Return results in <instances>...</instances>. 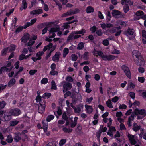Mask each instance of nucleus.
Returning a JSON list of instances; mask_svg holds the SVG:
<instances>
[{
    "label": "nucleus",
    "mask_w": 146,
    "mask_h": 146,
    "mask_svg": "<svg viewBox=\"0 0 146 146\" xmlns=\"http://www.w3.org/2000/svg\"><path fill=\"white\" fill-rule=\"evenodd\" d=\"M124 11L125 13H127L129 10V6L127 4L125 5L123 8Z\"/></svg>",
    "instance_id": "obj_36"
},
{
    "label": "nucleus",
    "mask_w": 146,
    "mask_h": 146,
    "mask_svg": "<svg viewBox=\"0 0 146 146\" xmlns=\"http://www.w3.org/2000/svg\"><path fill=\"white\" fill-rule=\"evenodd\" d=\"M43 11L42 9H39L38 10H34L31 11L30 14L33 15L36 14H39L42 13Z\"/></svg>",
    "instance_id": "obj_18"
},
{
    "label": "nucleus",
    "mask_w": 146,
    "mask_h": 146,
    "mask_svg": "<svg viewBox=\"0 0 146 146\" xmlns=\"http://www.w3.org/2000/svg\"><path fill=\"white\" fill-rule=\"evenodd\" d=\"M117 28L116 27L112 28L109 31L110 32L112 33H114L116 32L117 31Z\"/></svg>",
    "instance_id": "obj_55"
},
{
    "label": "nucleus",
    "mask_w": 146,
    "mask_h": 146,
    "mask_svg": "<svg viewBox=\"0 0 146 146\" xmlns=\"http://www.w3.org/2000/svg\"><path fill=\"white\" fill-rule=\"evenodd\" d=\"M35 42V41H33L31 39L28 43V46H29L32 45Z\"/></svg>",
    "instance_id": "obj_61"
},
{
    "label": "nucleus",
    "mask_w": 146,
    "mask_h": 146,
    "mask_svg": "<svg viewBox=\"0 0 146 146\" xmlns=\"http://www.w3.org/2000/svg\"><path fill=\"white\" fill-rule=\"evenodd\" d=\"M84 106L81 104L76 106L74 109V112L76 113L79 115L80 113L82 111Z\"/></svg>",
    "instance_id": "obj_3"
},
{
    "label": "nucleus",
    "mask_w": 146,
    "mask_h": 146,
    "mask_svg": "<svg viewBox=\"0 0 146 146\" xmlns=\"http://www.w3.org/2000/svg\"><path fill=\"white\" fill-rule=\"evenodd\" d=\"M51 96V94L50 93H45L42 96V98H48Z\"/></svg>",
    "instance_id": "obj_33"
},
{
    "label": "nucleus",
    "mask_w": 146,
    "mask_h": 146,
    "mask_svg": "<svg viewBox=\"0 0 146 146\" xmlns=\"http://www.w3.org/2000/svg\"><path fill=\"white\" fill-rule=\"evenodd\" d=\"M11 116L10 113H7L5 114L3 118L4 121H8L10 120L11 118Z\"/></svg>",
    "instance_id": "obj_17"
},
{
    "label": "nucleus",
    "mask_w": 146,
    "mask_h": 146,
    "mask_svg": "<svg viewBox=\"0 0 146 146\" xmlns=\"http://www.w3.org/2000/svg\"><path fill=\"white\" fill-rule=\"evenodd\" d=\"M37 72L36 70H31L29 72V73L31 75H33Z\"/></svg>",
    "instance_id": "obj_53"
},
{
    "label": "nucleus",
    "mask_w": 146,
    "mask_h": 146,
    "mask_svg": "<svg viewBox=\"0 0 146 146\" xmlns=\"http://www.w3.org/2000/svg\"><path fill=\"white\" fill-rule=\"evenodd\" d=\"M8 50V48H5L3 49L2 51V54L3 55H5L6 53Z\"/></svg>",
    "instance_id": "obj_63"
},
{
    "label": "nucleus",
    "mask_w": 146,
    "mask_h": 146,
    "mask_svg": "<svg viewBox=\"0 0 146 146\" xmlns=\"http://www.w3.org/2000/svg\"><path fill=\"white\" fill-rule=\"evenodd\" d=\"M37 19L34 18L31 20V22H27L24 25V27L25 29L26 28L30 26H31L32 25L35 23Z\"/></svg>",
    "instance_id": "obj_12"
},
{
    "label": "nucleus",
    "mask_w": 146,
    "mask_h": 146,
    "mask_svg": "<svg viewBox=\"0 0 146 146\" xmlns=\"http://www.w3.org/2000/svg\"><path fill=\"white\" fill-rule=\"evenodd\" d=\"M69 11L70 15L78 13L80 11L77 8L75 9H74L70 10Z\"/></svg>",
    "instance_id": "obj_26"
},
{
    "label": "nucleus",
    "mask_w": 146,
    "mask_h": 146,
    "mask_svg": "<svg viewBox=\"0 0 146 146\" xmlns=\"http://www.w3.org/2000/svg\"><path fill=\"white\" fill-rule=\"evenodd\" d=\"M60 55L61 54L60 52H56L55 55L52 57V60L54 61H59Z\"/></svg>",
    "instance_id": "obj_11"
},
{
    "label": "nucleus",
    "mask_w": 146,
    "mask_h": 146,
    "mask_svg": "<svg viewBox=\"0 0 146 146\" xmlns=\"http://www.w3.org/2000/svg\"><path fill=\"white\" fill-rule=\"evenodd\" d=\"M15 82L16 81L15 79H11L8 82V86L10 87L12 86L15 84Z\"/></svg>",
    "instance_id": "obj_29"
},
{
    "label": "nucleus",
    "mask_w": 146,
    "mask_h": 146,
    "mask_svg": "<svg viewBox=\"0 0 146 146\" xmlns=\"http://www.w3.org/2000/svg\"><path fill=\"white\" fill-rule=\"evenodd\" d=\"M133 130L135 132H136L139 131L141 128V126L138 125L136 123H134L132 125Z\"/></svg>",
    "instance_id": "obj_14"
},
{
    "label": "nucleus",
    "mask_w": 146,
    "mask_h": 146,
    "mask_svg": "<svg viewBox=\"0 0 146 146\" xmlns=\"http://www.w3.org/2000/svg\"><path fill=\"white\" fill-rule=\"evenodd\" d=\"M144 14L143 12L141 11H137L135 15L136 16L139 17L141 16Z\"/></svg>",
    "instance_id": "obj_38"
},
{
    "label": "nucleus",
    "mask_w": 146,
    "mask_h": 146,
    "mask_svg": "<svg viewBox=\"0 0 146 146\" xmlns=\"http://www.w3.org/2000/svg\"><path fill=\"white\" fill-rule=\"evenodd\" d=\"M44 54V52L43 51H39L38 52L36 55V56L37 57H40Z\"/></svg>",
    "instance_id": "obj_62"
},
{
    "label": "nucleus",
    "mask_w": 146,
    "mask_h": 146,
    "mask_svg": "<svg viewBox=\"0 0 146 146\" xmlns=\"http://www.w3.org/2000/svg\"><path fill=\"white\" fill-rule=\"evenodd\" d=\"M127 137L131 145H134L137 142L134 139V135L128 133L127 135Z\"/></svg>",
    "instance_id": "obj_10"
},
{
    "label": "nucleus",
    "mask_w": 146,
    "mask_h": 146,
    "mask_svg": "<svg viewBox=\"0 0 146 146\" xmlns=\"http://www.w3.org/2000/svg\"><path fill=\"white\" fill-rule=\"evenodd\" d=\"M132 56L134 62L139 66H143L145 64V60L138 51L134 50L132 52Z\"/></svg>",
    "instance_id": "obj_1"
},
{
    "label": "nucleus",
    "mask_w": 146,
    "mask_h": 146,
    "mask_svg": "<svg viewBox=\"0 0 146 146\" xmlns=\"http://www.w3.org/2000/svg\"><path fill=\"white\" fill-rule=\"evenodd\" d=\"M134 112L136 115L139 114L145 117L146 115V111L144 109L139 110L137 108H136L134 110Z\"/></svg>",
    "instance_id": "obj_5"
},
{
    "label": "nucleus",
    "mask_w": 146,
    "mask_h": 146,
    "mask_svg": "<svg viewBox=\"0 0 146 146\" xmlns=\"http://www.w3.org/2000/svg\"><path fill=\"white\" fill-rule=\"evenodd\" d=\"M54 118V116L53 115H50L48 116L46 118V120L48 122H50Z\"/></svg>",
    "instance_id": "obj_42"
},
{
    "label": "nucleus",
    "mask_w": 146,
    "mask_h": 146,
    "mask_svg": "<svg viewBox=\"0 0 146 146\" xmlns=\"http://www.w3.org/2000/svg\"><path fill=\"white\" fill-rule=\"evenodd\" d=\"M145 80L144 78L143 77H138V81L141 83H143L144 82Z\"/></svg>",
    "instance_id": "obj_52"
},
{
    "label": "nucleus",
    "mask_w": 146,
    "mask_h": 146,
    "mask_svg": "<svg viewBox=\"0 0 146 146\" xmlns=\"http://www.w3.org/2000/svg\"><path fill=\"white\" fill-rule=\"evenodd\" d=\"M120 12L118 10H114L112 11V14L113 16H116L120 15Z\"/></svg>",
    "instance_id": "obj_32"
},
{
    "label": "nucleus",
    "mask_w": 146,
    "mask_h": 146,
    "mask_svg": "<svg viewBox=\"0 0 146 146\" xmlns=\"http://www.w3.org/2000/svg\"><path fill=\"white\" fill-rule=\"evenodd\" d=\"M51 89L56 90L57 89L56 85L55 84V81L54 80H52L51 82Z\"/></svg>",
    "instance_id": "obj_37"
},
{
    "label": "nucleus",
    "mask_w": 146,
    "mask_h": 146,
    "mask_svg": "<svg viewBox=\"0 0 146 146\" xmlns=\"http://www.w3.org/2000/svg\"><path fill=\"white\" fill-rule=\"evenodd\" d=\"M74 32V33L76 34V35L81 34L83 35L86 33V31L85 29H82L81 30L76 31Z\"/></svg>",
    "instance_id": "obj_23"
},
{
    "label": "nucleus",
    "mask_w": 146,
    "mask_h": 146,
    "mask_svg": "<svg viewBox=\"0 0 146 146\" xmlns=\"http://www.w3.org/2000/svg\"><path fill=\"white\" fill-rule=\"evenodd\" d=\"M48 82V79L47 78H44L41 80V83L42 84H44Z\"/></svg>",
    "instance_id": "obj_50"
},
{
    "label": "nucleus",
    "mask_w": 146,
    "mask_h": 146,
    "mask_svg": "<svg viewBox=\"0 0 146 146\" xmlns=\"http://www.w3.org/2000/svg\"><path fill=\"white\" fill-rule=\"evenodd\" d=\"M69 52V49L68 48H66L64 49L63 50V57L65 58Z\"/></svg>",
    "instance_id": "obj_31"
},
{
    "label": "nucleus",
    "mask_w": 146,
    "mask_h": 146,
    "mask_svg": "<svg viewBox=\"0 0 146 146\" xmlns=\"http://www.w3.org/2000/svg\"><path fill=\"white\" fill-rule=\"evenodd\" d=\"M97 29L96 27L95 26H93L92 27L90 28V30L92 31V33H94L96 31Z\"/></svg>",
    "instance_id": "obj_54"
},
{
    "label": "nucleus",
    "mask_w": 146,
    "mask_h": 146,
    "mask_svg": "<svg viewBox=\"0 0 146 146\" xmlns=\"http://www.w3.org/2000/svg\"><path fill=\"white\" fill-rule=\"evenodd\" d=\"M103 44L105 46H107L109 44V42L107 39H105L102 42Z\"/></svg>",
    "instance_id": "obj_48"
},
{
    "label": "nucleus",
    "mask_w": 146,
    "mask_h": 146,
    "mask_svg": "<svg viewBox=\"0 0 146 146\" xmlns=\"http://www.w3.org/2000/svg\"><path fill=\"white\" fill-rule=\"evenodd\" d=\"M97 53V54L102 58L104 56V54L101 51H98L96 52Z\"/></svg>",
    "instance_id": "obj_58"
},
{
    "label": "nucleus",
    "mask_w": 146,
    "mask_h": 146,
    "mask_svg": "<svg viewBox=\"0 0 146 146\" xmlns=\"http://www.w3.org/2000/svg\"><path fill=\"white\" fill-rule=\"evenodd\" d=\"M135 117L134 113H132L130 117L128 118L127 124L129 127H130L132 125V121L134 120V118Z\"/></svg>",
    "instance_id": "obj_9"
},
{
    "label": "nucleus",
    "mask_w": 146,
    "mask_h": 146,
    "mask_svg": "<svg viewBox=\"0 0 146 146\" xmlns=\"http://www.w3.org/2000/svg\"><path fill=\"white\" fill-rule=\"evenodd\" d=\"M89 52H85L83 54V58L86 60L88 58Z\"/></svg>",
    "instance_id": "obj_43"
},
{
    "label": "nucleus",
    "mask_w": 146,
    "mask_h": 146,
    "mask_svg": "<svg viewBox=\"0 0 146 146\" xmlns=\"http://www.w3.org/2000/svg\"><path fill=\"white\" fill-rule=\"evenodd\" d=\"M27 8V3L26 0H22V5L20 8V10L22 11L23 9L25 10Z\"/></svg>",
    "instance_id": "obj_16"
},
{
    "label": "nucleus",
    "mask_w": 146,
    "mask_h": 146,
    "mask_svg": "<svg viewBox=\"0 0 146 146\" xmlns=\"http://www.w3.org/2000/svg\"><path fill=\"white\" fill-rule=\"evenodd\" d=\"M25 54H21L20 55L19 57V60H22L23 59H26V58H25Z\"/></svg>",
    "instance_id": "obj_49"
},
{
    "label": "nucleus",
    "mask_w": 146,
    "mask_h": 146,
    "mask_svg": "<svg viewBox=\"0 0 146 146\" xmlns=\"http://www.w3.org/2000/svg\"><path fill=\"white\" fill-rule=\"evenodd\" d=\"M72 87L71 83L67 82L64 84L63 86V91L64 92H66L68 90H70Z\"/></svg>",
    "instance_id": "obj_7"
},
{
    "label": "nucleus",
    "mask_w": 146,
    "mask_h": 146,
    "mask_svg": "<svg viewBox=\"0 0 146 146\" xmlns=\"http://www.w3.org/2000/svg\"><path fill=\"white\" fill-rule=\"evenodd\" d=\"M96 33L98 36H101L102 35V33L101 29H99L96 31Z\"/></svg>",
    "instance_id": "obj_60"
},
{
    "label": "nucleus",
    "mask_w": 146,
    "mask_h": 146,
    "mask_svg": "<svg viewBox=\"0 0 146 146\" xmlns=\"http://www.w3.org/2000/svg\"><path fill=\"white\" fill-rule=\"evenodd\" d=\"M37 0H32L31 3V6H29V8H31L36 3Z\"/></svg>",
    "instance_id": "obj_59"
},
{
    "label": "nucleus",
    "mask_w": 146,
    "mask_h": 146,
    "mask_svg": "<svg viewBox=\"0 0 146 146\" xmlns=\"http://www.w3.org/2000/svg\"><path fill=\"white\" fill-rule=\"evenodd\" d=\"M62 118L65 120H67L68 117L67 116L66 113L65 112L64 113L62 114Z\"/></svg>",
    "instance_id": "obj_56"
},
{
    "label": "nucleus",
    "mask_w": 146,
    "mask_h": 146,
    "mask_svg": "<svg viewBox=\"0 0 146 146\" xmlns=\"http://www.w3.org/2000/svg\"><path fill=\"white\" fill-rule=\"evenodd\" d=\"M117 57V56H115L112 55H108V61L113 60Z\"/></svg>",
    "instance_id": "obj_35"
},
{
    "label": "nucleus",
    "mask_w": 146,
    "mask_h": 146,
    "mask_svg": "<svg viewBox=\"0 0 146 146\" xmlns=\"http://www.w3.org/2000/svg\"><path fill=\"white\" fill-rule=\"evenodd\" d=\"M6 105V103L5 101H0V109H3Z\"/></svg>",
    "instance_id": "obj_40"
},
{
    "label": "nucleus",
    "mask_w": 146,
    "mask_h": 146,
    "mask_svg": "<svg viewBox=\"0 0 146 146\" xmlns=\"http://www.w3.org/2000/svg\"><path fill=\"white\" fill-rule=\"evenodd\" d=\"M18 122V121L15 120L13 121L10 122V125L11 126H14L17 124Z\"/></svg>",
    "instance_id": "obj_44"
},
{
    "label": "nucleus",
    "mask_w": 146,
    "mask_h": 146,
    "mask_svg": "<svg viewBox=\"0 0 146 146\" xmlns=\"http://www.w3.org/2000/svg\"><path fill=\"white\" fill-rule=\"evenodd\" d=\"M72 60L73 61H76L77 59V56L75 54H72L71 55Z\"/></svg>",
    "instance_id": "obj_46"
},
{
    "label": "nucleus",
    "mask_w": 146,
    "mask_h": 146,
    "mask_svg": "<svg viewBox=\"0 0 146 146\" xmlns=\"http://www.w3.org/2000/svg\"><path fill=\"white\" fill-rule=\"evenodd\" d=\"M85 107L86 108V110L87 111V113H91L93 111V109L92 107L89 105H85Z\"/></svg>",
    "instance_id": "obj_20"
},
{
    "label": "nucleus",
    "mask_w": 146,
    "mask_h": 146,
    "mask_svg": "<svg viewBox=\"0 0 146 146\" xmlns=\"http://www.w3.org/2000/svg\"><path fill=\"white\" fill-rule=\"evenodd\" d=\"M29 38V35L28 33L24 34L23 36L21 38V41L24 43H26Z\"/></svg>",
    "instance_id": "obj_15"
},
{
    "label": "nucleus",
    "mask_w": 146,
    "mask_h": 146,
    "mask_svg": "<svg viewBox=\"0 0 146 146\" xmlns=\"http://www.w3.org/2000/svg\"><path fill=\"white\" fill-rule=\"evenodd\" d=\"M69 24L67 22L64 23L63 27L64 29H66L70 27Z\"/></svg>",
    "instance_id": "obj_45"
},
{
    "label": "nucleus",
    "mask_w": 146,
    "mask_h": 146,
    "mask_svg": "<svg viewBox=\"0 0 146 146\" xmlns=\"http://www.w3.org/2000/svg\"><path fill=\"white\" fill-rule=\"evenodd\" d=\"M121 68L122 70L124 71L127 76L129 78H131V76L129 68L124 65L122 66Z\"/></svg>",
    "instance_id": "obj_6"
},
{
    "label": "nucleus",
    "mask_w": 146,
    "mask_h": 146,
    "mask_svg": "<svg viewBox=\"0 0 146 146\" xmlns=\"http://www.w3.org/2000/svg\"><path fill=\"white\" fill-rule=\"evenodd\" d=\"M50 73L52 75L54 76L55 75H57L58 72L57 71H56L54 70H52L50 72Z\"/></svg>",
    "instance_id": "obj_47"
},
{
    "label": "nucleus",
    "mask_w": 146,
    "mask_h": 146,
    "mask_svg": "<svg viewBox=\"0 0 146 146\" xmlns=\"http://www.w3.org/2000/svg\"><path fill=\"white\" fill-rule=\"evenodd\" d=\"M11 63H8L6 67H2L0 69V74H1L2 72H8L11 70V68H9L8 67L11 66Z\"/></svg>",
    "instance_id": "obj_8"
},
{
    "label": "nucleus",
    "mask_w": 146,
    "mask_h": 146,
    "mask_svg": "<svg viewBox=\"0 0 146 146\" xmlns=\"http://www.w3.org/2000/svg\"><path fill=\"white\" fill-rule=\"evenodd\" d=\"M66 139H61L59 143V146H62L66 143Z\"/></svg>",
    "instance_id": "obj_39"
},
{
    "label": "nucleus",
    "mask_w": 146,
    "mask_h": 146,
    "mask_svg": "<svg viewBox=\"0 0 146 146\" xmlns=\"http://www.w3.org/2000/svg\"><path fill=\"white\" fill-rule=\"evenodd\" d=\"M84 47V43L82 42H80L79 43L77 47V49L78 50H82L83 49Z\"/></svg>",
    "instance_id": "obj_28"
},
{
    "label": "nucleus",
    "mask_w": 146,
    "mask_h": 146,
    "mask_svg": "<svg viewBox=\"0 0 146 146\" xmlns=\"http://www.w3.org/2000/svg\"><path fill=\"white\" fill-rule=\"evenodd\" d=\"M139 136L141 138L142 137L143 138L145 139L146 140V132H144V129H142L141 130L140 133L139 134Z\"/></svg>",
    "instance_id": "obj_25"
},
{
    "label": "nucleus",
    "mask_w": 146,
    "mask_h": 146,
    "mask_svg": "<svg viewBox=\"0 0 146 146\" xmlns=\"http://www.w3.org/2000/svg\"><path fill=\"white\" fill-rule=\"evenodd\" d=\"M11 115L17 116L18 114V109H14L11 110L10 112Z\"/></svg>",
    "instance_id": "obj_22"
},
{
    "label": "nucleus",
    "mask_w": 146,
    "mask_h": 146,
    "mask_svg": "<svg viewBox=\"0 0 146 146\" xmlns=\"http://www.w3.org/2000/svg\"><path fill=\"white\" fill-rule=\"evenodd\" d=\"M14 139L15 141L16 142H17L18 141V133L15 134Z\"/></svg>",
    "instance_id": "obj_51"
},
{
    "label": "nucleus",
    "mask_w": 146,
    "mask_h": 146,
    "mask_svg": "<svg viewBox=\"0 0 146 146\" xmlns=\"http://www.w3.org/2000/svg\"><path fill=\"white\" fill-rule=\"evenodd\" d=\"M78 117H75L74 119V121L72 122L70 124L71 127L73 128L77 124Z\"/></svg>",
    "instance_id": "obj_27"
},
{
    "label": "nucleus",
    "mask_w": 146,
    "mask_h": 146,
    "mask_svg": "<svg viewBox=\"0 0 146 146\" xmlns=\"http://www.w3.org/2000/svg\"><path fill=\"white\" fill-rule=\"evenodd\" d=\"M106 15L107 16V19H108V21H109L110 20V18L111 17L110 12L108 11L106 13Z\"/></svg>",
    "instance_id": "obj_57"
},
{
    "label": "nucleus",
    "mask_w": 146,
    "mask_h": 146,
    "mask_svg": "<svg viewBox=\"0 0 146 146\" xmlns=\"http://www.w3.org/2000/svg\"><path fill=\"white\" fill-rule=\"evenodd\" d=\"M81 36L80 35H76L74 33V32L71 33L67 40L68 42L70 41V40L72 41L74 39H76L81 37Z\"/></svg>",
    "instance_id": "obj_2"
},
{
    "label": "nucleus",
    "mask_w": 146,
    "mask_h": 146,
    "mask_svg": "<svg viewBox=\"0 0 146 146\" xmlns=\"http://www.w3.org/2000/svg\"><path fill=\"white\" fill-rule=\"evenodd\" d=\"M106 104L107 106L111 108H113V106L111 104V101L110 100H108V101L106 102Z\"/></svg>",
    "instance_id": "obj_34"
},
{
    "label": "nucleus",
    "mask_w": 146,
    "mask_h": 146,
    "mask_svg": "<svg viewBox=\"0 0 146 146\" xmlns=\"http://www.w3.org/2000/svg\"><path fill=\"white\" fill-rule=\"evenodd\" d=\"M86 11L87 13H90L94 12V9L92 7L89 6L87 7Z\"/></svg>",
    "instance_id": "obj_30"
},
{
    "label": "nucleus",
    "mask_w": 146,
    "mask_h": 146,
    "mask_svg": "<svg viewBox=\"0 0 146 146\" xmlns=\"http://www.w3.org/2000/svg\"><path fill=\"white\" fill-rule=\"evenodd\" d=\"M103 125H101L100 126L99 130L96 133V137L99 140L102 132H105L107 129L106 127H105L103 128Z\"/></svg>",
    "instance_id": "obj_4"
},
{
    "label": "nucleus",
    "mask_w": 146,
    "mask_h": 146,
    "mask_svg": "<svg viewBox=\"0 0 146 146\" xmlns=\"http://www.w3.org/2000/svg\"><path fill=\"white\" fill-rule=\"evenodd\" d=\"M83 69L84 71L86 72L89 70V68L88 66H86L84 67Z\"/></svg>",
    "instance_id": "obj_64"
},
{
    "label": "nucleus",
    "mask_w": 146,
    "mask_h": 146,
    "mask_svg": "<svg viewBox=\"0 0 146 146\" xmlns=\"http://www.w3.org/2000/svg\"><path fill=\"white\" fill-rule=\"evenodd\" d=\"M45 106L44 104H42L40 103V106L38 107V112L40 113H43L44 111Z\"/></svg>",
    "instance_id": "obj_13"
},
{
    "label": "nucleus",
    "mask_w": 146,
    "mask_h": 146,
    "mask_svg": "<svg viewBox=\"0 0 146 146\" xmlns=\"http://www.w3.org/2000/svg\"><path fill=\"white\" fill-rule=\"evenodd\" d=\"M60 30L59 27L57 25L56 27L51 28L49 30V34H51V33L54 32H56L59 31Z\"/></svg>",
    "instance_id": "obj_19"
},
{
    "label": "nucleus",
    "mask_w": 146,
    "mask_h": 146,
    "mask_svg": "<svg viewBox=\"0 0 146 146\" xmlns=\"http://www.w3.org/2000/svg\"><path fill=\"white\" fill-rule=\"evenodd\" d=\"M6 141L9 143H11L13 141V138L11 135H9L6 139Z\"/></svg>",
    "instance_id": "obj_41"
},
{
    "label": "nucleus",
    "mask_w": 146,
    "mask_h": 146,
    "mask_svg": "<svg viewBox=\"0 0 146 146\" xmlns=\"http://www.w3.org/2000/svg\"><path fill=\"white\" fill-rule=\"evenodd\" d=\"M135 33V30L132 29L128 28L126 33V35H133Z\"/></svg>",
    "instance_id": "obj_21"
},
{
    "label": "nucleus",
    "mask_w": 146,
    "mask_h": 146,
    "mask_svg": "<svg viewBox=\"0 0 146 146\" xmlns=\"http://www.w3.org/2000/svg\"><path fill=\"white\" fill-rule=\"evenodd\" d=\"M18 70L16 71H11L10 73L8 74V76L9 77H11L13 76L14 77H17V76L18 74Z\"/></svg>",
    "instance_id": "obj_24"
}]
</instances>
